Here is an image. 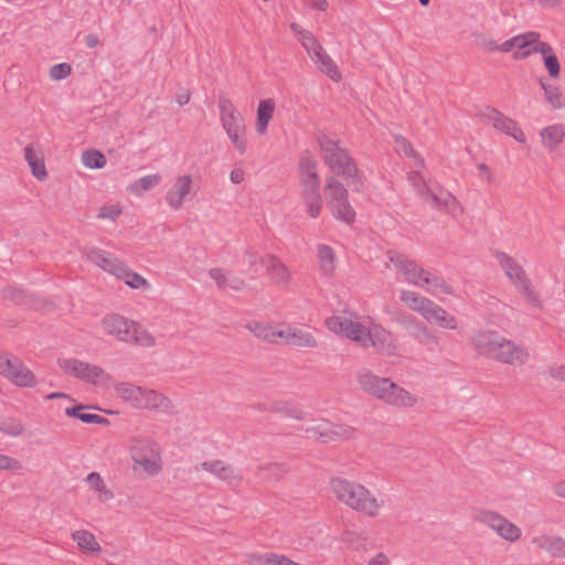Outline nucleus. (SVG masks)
<instances>
[{
  "label": "nucleus",
  "instance_id": "37",
  "mask_svg": "<svg viewBox=\"0 0 565 565\" xmlns=\"http://www.w3.org/2000/svg\"><path fill=\"white\" fill-rule=\"evenodd\" d=\"M334 252L330 246L324 244L318 245V258L323 275L332 276L334 271Z\"/></svg>",
  "mask_w": 565,
  "mask_h": 565
},
{
  "label": "nucleus",
  "instance_id": "14",
  "mask_svg": "<svg viewBox=\"0 0 565 565\" xmlns=\"http://www.w3.org/2000/svg\"><path fill=\"white\" fill-rule=\"evenodd\" d=\"M527 358L529 352L525 347L503 337L500 349L494 355V361L510 365H522L527 361Z\"/></svg>",
  "mask_w": 565,
  "mask_h": 565
},
{
  "label": "nucleus",
  "instance_id": "33",
  "mask_svg": "<svg viewBox=\"0 0 565 565\" xmlns=\"http://www.w3.org/2000/svg\"><path fill=\"white\" fill-rule=\"evenodd\" d=\"M148 457L140 456L137 451L135 455V463L141 466L145 471L153 476L160 471V465L158 463V452L156 445H147Z\"/></svg>",
  "mask_w": 565,
  "mask_h": 565
},
{
  "label": "nucleus",
  "instance_id": "22",
  "mask_svg": "<svg viewBox=\"0 0 565 565\" xmlns=\"http://www.w3.org/2000/svg\"><path fill=\"white\" fill-rule=\"evenodd\" d=\"M266 270L271 279L280 286H287L290 281V273L288 268L274 255L266 256Z\"/></svg>",
  "mask_w": 565,
  "mask_h": 565
},
{
  "label": "nucleus",
  "instance_id": "52",
  "mask_svg": "<svg viewBox=\"0 0 565 565\" xmlns=\"http://www.w3.org/2000/svg\"><path fill=\"white\" fill-rule=\"evenodd\" d=\"M244 263L247 264V271L256 274L259 270V267L266 266V257H260L257 252L254 249H246L243 254Z\"/></svg>",
  "mask_w": 565,
  "mask_h": 565
},
{
  "label": "nucleus",
  "instance_id": "13",
  "mask_svg": "<svg viewBox=\"0 0 565 565\" xmlns=\"http://www.w3.org/2000/svg\"><path fill=\"white\" fill-rule=\"evenodd\" d=\"M502 335L493 330H480L473 333L471 344L473 349L482 356L494 360V355L500 349Z\"/></svg>",
  "mask_w": 565,
  "mask_h": 565
},
{
  "label": "nucleus",
  "instance_id": "10",
  "mask_svg": "<svg viewBox=\"0 0 565 565\" xmlns=\"http://www.w3.org/2000/svg\"><path fill=\"white\" fill-rule=\"evenodd\" d=\"M390 262L394 265L396 270L401 273L408 284L418 285L423 284V275L425 269L420 267L415 260L408 259L404 254L390 250L387 253Z\"/></svg>",
  "mask_w": 565,
  "mask_h": 565
},
{
  "label": "nucleus",
  "instance_id": "62",
  "mask_svg": "<svg viewBox=\"0 0 565 565\" xmlns=\"http://www.w3.org/2000/svg\"><path fill=\"white\" fill-rule=\"evenodd\" d=\"M225 465L222 460L204 461L201 463V468L220 479Z\"/></svg>",
  "mask_w": 565,
  "mask_h": 565
},
{
  "label": "nucleus",
  "instance_id": "48",
  "mask_svg": "<svg viewBox=\"0 0 565 565\" xmlns=\"http://www.w3.org/2000/svg\"><path fill=\"white\" fill-rule=\"evenodd\" d=\"M416 333H415V339L420 343V344H425V345H428V344H433V345H437L439 343V337L436 334L435 331L430 330L427 326L423 324V323H417L416 324Z\"/></svg>",
  "mask_w": 565,
  "mask_h": 565
},
{
  "label": "nucleus",
  "instance_id": "51",
  "mask_svg": "<svg viewBox=\"0 0 565 565\" xmlns=\"http://www.w3.org/2000/svg\"><path fill=\"white\" fill-rule=\"evenodd\" d=\"M365 332L366 328L362 323L352 320V326L348 328V330L343 332L341 337H345L359 343L361 347H365Z\"/></svg>",
  "mask_w": 565,
  "mask_h": 565
},
{
  "label": "nucleus",
  "instance_id": "19",
  "mask_svg": "<svg viewBox=\"0 0 565 565\" xmlns=\"http://www.w3.org/2000/svg\"><path fill=\"white\" fill-rule=\"evenodd\" d=\"M191 188L192 178L190 175L179 177L166 194L167 203L174 210L181 209L183 200L191 192Z\"/></svg>",
  "mask_w": 565,
  "mask_h": 565
},
{
  "label": "nucleus",
  "instance_id": "46",
  "mask_svg": "<svg viewBox=\"0 0 565 565\" xmlns=\"http://www.w3.org/2000/svg\"><path fill=\"white\" fill-rule=\"evenodd\" d=\"M408 181L416 189L417 194L426 200L433 186L426 182L424 177L418 171H412L408 173Z\"/></svg>",
  "mask_w": 565,
  "mask_h": 565
},
{
  "label": "nucleus",
  "instance_id": "30",
  "mask_svg": "<svg viewBox=\"0 0 565 565\" xmlns=\"http://www.w3.org/2000/svg\"><path fill=\"white\" fill-rule=\"evenodd\" d=\"M275 110V102L270 98L263 99L258 104L256 130L259 135H264L267 130L268 124L273 118Z\"/></svg>",
  "mask_w": 565,
  "mask_h": 565
},
{
  "label": "nucleus",
  "instance_id": "23",
  "mask_svg": "<svg viewBox=\"0 0 565 565\" xmlns=\"http://www.w3.org/2000/svg\"><path fill=\"white\" fill-rule=\"evenodd\" d=\"M312 62L318 66V68L327 74L332 81L339 82L341 79V73L333 62V60L327 54V52L321 47L318 52H316L311 56Z\"/></svg>",
  "mask_w": 565,
  "mask_h": 565
},
{
  "label": "nucleus",
  "instance_id": "49",
  "mask_svg": "<svg viewBox=\"0 0 565 565\" xmlns=\"http://www.w3.org/2000/svg\"><path fill=\"white\" fill-rule=\"evenodd\" d=\"M351 326L352 319L342 316H332L326 320V327L339 335H342Z\"/></svg>",
  "mask_w": 565,
  "mask_h": 565
},
{
  "label": "nucleus",
  "instance_id": "31",
  "mask_svg": "<svg viewBox=\"0 0 565 565\" xmlns=\"http://www.w3.org/2000/svg\"><path fill=\"white\" fill-rule=\"evenodd\" d=\"M475 519L488 525L490 529H492L498 535L503 530V526L505 525V522L508 519H505L503 515L489 511V510H479L476 512Z\"/></svg>",
  "mask_w": 565,
  "mask_h": 565
},
{
  "label": "nucleus",
  "instance_id": "24",
  "mask_svg": "<svg viewBox=\"0 0 565 565\" xmlns=\"http://www.w3.org/2000/svg\"><path fill=\"white\" fill-rule=\"evenodd\" d=\"M401 300L413 311L418 312L423 318L428 311L433 300L415 291L402 290Z\"/></svg>",
  "mask_w": 565,
  "mask_h": 565
},
{
  "label": "nucleus",
  "instance_id": "29",
  "mask_svg": "<svg viewBox=\"0 0 565 565\" xmlns=\"http://www.w3.org/2000/svg\"><path fill=\"white\" fill-rule=\"evenodd\" d=\"M115 391L117 395L135 408H140L142 402V387L129 383H119Z\"/></svg>",
  "mask_w": 565,
  "mask_h": 565
},
{
  "label": "nucleus",
  "instance_id": "61",
  "mask_svg": "<svg viewBox=\"0 0 565 565\" xmlns=\"http://www.w3.org/2000/svg\"><path fill=\"white\" fill-rule=\"evenodd\" d=\"M276 553L254 554L250 557L252 565H276Z\"/></svg>",
  "mask_w": 565,
  "mask_h": 565
},
{
  "label": "nucleus",
  "instance_id": "43",
  "mask_svg": "<svg viewBox=\"0 0 565 565\" xmlns=\"http://www.w3.org/2000/svg\"><path fill=\"white\" fill-rule=\"evenodd\" d=\"M9 380L19 386H33L35 382L33 373L22 361Z\"/></svg>",
  "mask_w": 565,
  "mask_h": 565
},
{
  "label": "nucleus",
  "instance_id": "45",
  "mask_svg": "<svg viewBox=\"0 0 565 565\" xmlns=\"http://www.w3.org/2000/svg\"><path fill=\"white\" fill-rule=\"evenodd\" d=\"M83 164L89 169H102L106 164V157L98 150H86L82 154Z\"/></svg>",
  "mask_w": 565,
  "mask_h": 565
},
{
  "label": "nucleus",
  "instance_id": "4",
  "mask_svg": "<svg viewBox=\"0 0 565 565\" xmlns=\"http://www.w3.org/2000/svg\"><path fill=\"white\" fill-rule=\"evenodd\" d=\"M495 258L503 269L505 276L514 284L519 292L536 308H542L543 303L539 294L534 290L531 280L527 278L522 266L504 252H497Z\"/></svg>",
  "mask_w": 565,
  "mask_h": 565
},
{
  "label": "nucleus",
  "instance_id": "16",
  "mask_svg": "<svg viewBox=\"0 0 565 565\" xmlns=\"http://www.w3.org/2000/svg\"><path fill=\"white\" fill-rule=\"evenodd\" d=\"M102 326L105 332L109 335L116 337L119 341H129L130 328L134 327V321L125 317L110 313L106 315L102 320Z\"/></svg>",
  "mask_w": 565,
  "mask_h": 565
},
{
  "label": "nucleus",
  "instance_id": "25",
  "mask_svg": "<svg viewBox=\"0 0 565 565\" xmlns=\"http://www.w3.org/2000/svg\"><path fill=\"white\" fill-rule=\"evenodd\" d=\"M24 159L31 168L32 174L40 181H43L47 177L46 168L44 164V158L41 152H35L33 145H28L24 148Z\"/></svg>",
  "mask_w": 565,
  "mask_h": 565
},
{
  "label": "nucleus",
  "instance_id": "26",
  "mask_svg": "<svg viewBox=\"0 0 565 565\" xmlns=\"http://www.w3.org/2000/svg\"><path fill=\"white\" fill-rule=\"evenodd\" d=\"M537 38H540L537 32L522 33L504 41L498 46V51L510 52L513 49H518L516 51H524L526 47L531 46L533 42H536Z\"/></svg>",
  "mask_w": 565,
  "mask_h": 565
},
{
  "label": "nucleus",
  "instance_id": "3",
  "mask_svg": "<svg viewBox=\"0 0 565 565\" xmlns=\"http://www.w3.org/2000/svg\"><path fill=\"white\" fill-rule=\"evenodd\" d=\"M320 149L326 164L337 174L341 175L347 185L353 191H361L362 180L359 178V169L348 151L339 147L338 142L327 135L318 137Z\"/></svg>",
  "mask_w": 565,
  "mask_h": 565
},
{
  "label": "nucleus",
  "instance_id": "47",
  "mask_svg": "<svg viewBox=\"0 0 565 565\" xmlns=\"http://www.w3.org/2000/svg\"><path fill=\"white\" fill-rule=\"evenodd\" d=\"M21 360L9 353H0V374L7 379L12 376V373L20 365Z\"/></svg>",
  "mask_w": 565,
  "mask_h": 565
},
{
  "label": "nucleus",
  "instance_id": "60",
  "mask_svg": "<svg viewBox=\"0 0 565 565\" xmlns=\"http://www.w3.org/2000/svg\"><path fill=\"white\" fill-rule=\"evenodd\" d=\"M72 72V67L67 63L55 64L50 70V76L54 81L66 78Z\"/></svg>",
  "mask_w": 565,
  "mask_h": 565
},
{
  "label": "nucleus",
  "instance_id": "15",
  "mask_svg": "<svg viewBox=\"0 0 565 565\" xmlns=\"http://www.w3.org/2000/svg\"><path fill=\"white\" fill-rule=\"evenodd\" d=\"M278 341L298 348H317L318 342L312 333L290 326H280Z\"/></svg>",
  "mask_w": 565,
  "mask_h": 565
},
{
  "label": "nucleus",
  "instance_id": "53",
  "mask_svg": "<svg viewBox=\"0 0 565 565\" xmlns=\"http://www.w3.org/2000/svg\"><path fill=\"white\" fill-rule=\"evenodd\" d=\"M395 141L396 150L399 154L413 157L419 167L424 166V159L414 151L413 146L404 137L397 136Z\"/></svg>",
  "mask_w": 565,
  "mask_h": 565
},
{
  "label": "nucleus",
  "instance_id": "41",
  "mask_svg": "<svg viewBox=\"0 0 565 565\" xmlns=\"http://www.w3.org/2000/svg\"><path fill=\"white\" fill-rule=\"evenodd\" d=\"M117 278L125 280V282L134 289H149V281L136 271H132L128 266L124 265V273H119Z\"/></svg>",
  "mask_w": 565,
  "mask_h": 565
},
{
  "label": "nucleus",
  "instance_id": "18",
  "mask_svg": "<svg viewBox=\"0 0 565 565\" xmlns=\"http://www.w3.org/2000/svg\"><path fill=\"white\" fill-rule=\"evenodd\" d=\"M424 319L431 326H436L446 330H456L458 320L441 306L433 301Z\"/></svg>",
  "mask_w": 565,
  "mask_h": 565
},
{
  "label": "nucleus",
  "instance_id": "35",
  "mask_svg": "<svg viewBox=\"0 0 565 565\" xmlns=\"http://www.w3.org/2000/svg\"><path fill=\"white\" fill-rule=\"evenodd\" d=\"M90 490H94L98 493V499L100 502H106L114 498L113 492L107 489L103 478L98 472H90L85 479Z\"/></svg>",
  "mask_w": 565,
  "mask_h": 565
},
{
  "label": "nucleus",
  "instance_id": "40",
  "mask_svg": "<svg viewBox=\"0 0 565 565\" xmlns=\"http://www.w3.org/2000/svg\"><path fill=\"white\" fill-rule=\"evenodd\" d=\"M533 53H541L543 55V58H545V56L554 54L552 46L546 42H541L540 38H537V41L533 42V44L526 47V50L515 51L513 54V58L516 61L524 60Z\"/></svg>",
  "mask_w": 565,
  "mask_h": 565
},
{
  "label": "nucleus",
  "instance_id": "7",
  "mask_svg": "<svg viewBox=\"0 0 565 565\" xmlns=\"http://www.w3.org/2000/svg\"><path fill=\"white\" fill-rule=\"evenodd\" d=\"M57 364L64 373L94 385L108 380L107 373L100 366L77 359L61 358Z\"/></svg>",
  "mask_w": 565,
  "mask_h": 565
},
{
  "label": "nucleus",
  "instance_id": "55",
  "mask_svg": "<svg viewBox=\"0 0 565 565\" xmlns=\"http://www.w3.org/2000/svg\"><path fill=\"white\" fill-rule=\"evenodd\" d=\"M299 42L311 57L316 52L321 50V44L317 41L311 32H307L300 36Z\"/></svg>",
  "mask_w": 565,
  "mask_h": 565
},
{
  "label": "nucleus",
  "instance_id": "8",
  "mask_svg": "<svg viewBox=\"0 0 565 565\" xmlns=\"http://www.w3.org/2000/svg\"><path fill=\"white\" fill-rule=\"evenodd\" d=\"M305 431L308 434V437L320 440L321 443H330L351 438L355 429L351 426L333 424L327 419H318L306 427Z\"/></svg>",
  "mask_w": 565,
  "mask_h": 565
},
{
  "label": "nucleus",
  "instance_id": "44",
  "mask_svg": "<svg viewBox=\"0 0 565 565\" xmlns=\"http://www.w3.org/2000/svg\"><path fill=\"white\" fill-rule=\"evenodd\" d=\"M541 86L544 90L545 99L552 106V108L561 109L564 107L562 94L557 86L546 84L544 82H541Z\"/></svg>",
  "mask_w": 565,
  "mask_h": 565
},
{
  "label": "nucleus",
  "instance_id": "27",
  "mask_svg": "<svg viewBox=\"0 0 565 565\" xmlns=\"http://www.w3.org/2000/svg\"><path fill=\"white\" fill-rule=\"evenodd\" d=\"M209 275L216 282L218 288H230L239 291L245 287V281L242 278L230 276L221 268L210 269Z\"/></svg>",
  "mask_w": 565,
  "mask_h": 565
},
{
  "label": "nucleus",
  "instance_id": "63",
  "mask_svg": "<svg viewBox=\"0 0 565 565\" xmlns=\"http://www.w3.org/2000/svg\"><path fill=\"white\" fill-rule=\"evenodd\" d=\"M544 65L551 77L556 78L559 76L561 66L555 54L545 56Z\"/></svg>",
  "mask_w": 565,
  "mask_h": 565
},
{
  "label": "nucleus",
  "instance_id": "54",
  "mask_svg": "<svg viewBox=\"0 0 565 565\" xmlns=\"http://www.w3.org/2000/svg\"><path fill=\"white\" fill-rule=\"evenodd\" d=\"M300 180L307 179L311 174H318L317 161L309 154L303 153L299 163Z\"/></svg>",
  "mask_w": 565,
  "mask_h": 565
},
{
  "label": "nucleus",
  "instance_id": "57",
  "mask_svg": "<svg viewBox=\"0 0 565 565\" xmlns=\"http://www.w3.org/2000/svg\"><path fill=\"white\" fill-rule=\"evenodd\" d=\"M546 548L553 556L565 557V540L561 537L546 540Z\"/></svg>",
  "mask_w": 565,
  "mask_h": 565
},
{
  "label": "nucleus",
  "instance_id": "59",
  "mask_svg": "<svg viewBox=\"0 0 565 565\" xmlns=\"http://www.w3.org/2000/svg\"><path fill=\"white\" fill-rule=\"evenodd\" d=\"M500 536L507 541L515 542L521 536V530L515 524L507 520Z\"/></svg>",
  "mask_w": 565,
  "mask_h": 565
},
{
  "label": "nucleus",
  "instance_id": "36",
  "mask_svg": "<svg viewBox=\"0 0 565 565\" xmlns=\"http://www.w3.org/2000/svg\"><path fill=\"white\" fill-rule=\"evenodd\" d=\"M85 408H87V406L83 405V404H79L74 407H67L65 409V414L68 417H76L81 422L86 423V424H107L108 423V419L103 416H99L97 414L85 413L84 412Z\"/></svg>",
  "mask_w": 565,
  "mask_h": 565
},
{
  "label": "nucleus",
  "instance_id": "42",
  "mask_svg": "<svg viewBox=\"0 0 565 565\" xmlns=\"http://www.w3.org/2000/svg\"><path fill=\"white\" fill-rule=\"evenodd\" d=\"M0 431L11 437H19L24 431L22 422L14 417H4L0 419Z\"/></svg>",
  "mask_w": 565,
  "mask_h": 565
},
{
  "label": "nucleus",
  "instance_id": "17",
  "mask_svg": "<svg viewBox=\"0 0 565 565\" xmlns=\"http://www.w3.org/2000/svg\"><path fill=\"white\" fill-rule=\"evenodd\" d=\"M425 201L430 202L434 207L445 211L452 216H457L462 213V209L458 200L449 191L443 188H438L437 190L433 188Z\"/></svg>",
  "mask_w": 565,
  "mask_h": 565
},
{
  "label": "nucleus",
  "instance_id": "34",
  "mask_svg": "<svg viewBox=\"0 0 565 565\" xmlns=\"http://www.w3.org/2000/svg\"><path fill=\"white\" fill-rule=\"evenodd\" d=\"M129 337L130 339L126 341V343H134L145 348H150L156 344L153 335L136 321H134V327L130 328Z\"/></svg>",
  "mask_w": 565,
  "mask_h": 565
},
{
  "label": "nucleus",
  "instance_id": "5",
  "mask_svg": "<svg viewBox=\"0 0 565 565\" xmlns=\"http://www.w3.org/2000/svg\"><path fill=\"white\" fill-rule=\"evenodd\" d=\"M218 108L221 113L222 126L235 148L244 153L246 151L245 121L233 103L224 96L218 98Z\"/></svg>",
  "mask_w": 565,
  "mask_h": 565
},
{
  "label": "nucleus",
  "instance_id": "12",
  "mask_svg": "<svg viewBox=\"0 0 565 565\" xmlns=\"http://www.w3.org/2000/svg\"><path fill=\"white\" fill-rule=\"evenodd\" d=\"M82 254L87 260L116 277L119 273H124L125 263L104 249L85 247Z\"/></svg>",
  "mask_w": 565,
  "mask_h": 565
},
{
  "label": "nucleus",
  "instance_id": "1",
  "mask_svg": "<svg viewBox=\"0 0 565 565\" xmlns=\"http://www.w3.org/2000/svg\"><path fill=\"white\" fill-rule=\"evenodd\" d=\"M359 388L365 394L394 407H413L416 397L388 377L374 374L367 367H361L355 372Z\"/></svg>",
  "mask_w": 565,
  "mask_h": 565
},
{
  "label": "nucleus",
  "instance_id": "20",
  "mask_svg": "<svg viewBox=\"0 0 565 565\" xmlns=\"http://www.w3.org/2000/svg\"><path fill=\"white\" fill-rule=\"evenodd\" d=\"M140 408L169 414L172 412L173 404L170 398L157 391L142 388V402Z\"/></svg>",
  "mask_w": 565,
  "mask_h": 565
},
{
  "label": "nucleus",
  "instance_id": "9",
  "mask_svg": "<svg viewBox=\"0 0 565 565\" xmlns=\"http://www.w3.org/2000/svg\"><path fill=\"white\" fill-rule=\"evenodd\" d=\"M481 116L497 130L513 137L516 141L521 143H524L526 141L525 135L522 131V129L518 126L516 121L507 117L498 109L487 107L484 111H482Z\"/></svg>",
  "mask_w": 565,
  "mask_h": 565
},
{
  "label": "nucleus",
  "instance_id": "28",
  "mask_svg": "<svg viewBox=\"0 0 565 565\" xmlns=\"http://www.w3.org/2000/svg\"><path fill=\"white\" fill-rule=\"evenodd\" d=\"M246 328L258 339L267 341L269 343H279L278 334L280 326H271L268 323H262L257 321L249 322Z\"/></svg>",
  "mask_w": 565,
  "mask_h": 565
},
{
  "label": "nucleus",
  "instance_id": "11",
  "mask_svg": "<svg viewBox=\"0 0 565 565\" xmlns=\"http://www.w3.org/2000/svg\"><path fill=\"white\" fill-rule=\"evenodd\" d=\"M365 347H373L379 352L386 355H395L397 347L390 331L380 324H373L365 332Z\"/></svg>",
  "mask_w": 565,
  "mask_h": 565
},
{
  "label": "nucleus",
  "instance_id": "2",
  "mask_svg": "<svg viewBox=\"0 0 565 565\" xmlns=\"http://www.w3.org/2000/svg\"><path fill=\"white\" fill-rule=\"evenodd\" d=\"M330 490L339 502L367 516H377L384 501L377 499L363 484L342 477H333L329 482Z\"/></svg>",
  "mask_w": 565,
  "mask_h": 565
},
{
  "label": "nucleus",
  "instance_id": "56",
  "mask_svg": "<svg viewBox=\"0 0 565 565\" xmlns=\"http://www.w3.org/2000/svg\"><path fill=\"white\" fill-rule=\"evenodd\" d=\"M220 480L227 482L230 486H237L243 480V477L234 467L225 465Z\"/></svg>",
  "mask_w": 565,
  "mask_h": 565
},
{
  "label": "nucleus",
  "instance_id": "38",
  "mask_svg": "<svg viewBox=\"0 0 565 565\" xmlns=\"http://www.w3.org/2000/svg\"><path fill=\"white\" fill-rule=\"evenodd\" d=\"M73 541H75L81 550H87L89 552H100L102 547L96 541L95 536L85 530L75 531L72 534Z\"/></svg>",
  "mask_w": 565,
  "mask_h": 565
},
{
  "label": "nucleus",
  "instance_id": "58",
  "mask_svg": "<svg viewBox=\"0 0 565 565\" xmlns=\"http://www.w3.org/2000/svg\"><path fill=\"white\" fill-rule=\"evenodd\" d=\"M302 194H312L320 192V179L318 174H311L307 179H301Z\"/></svg>",
  "mask_w": 565,
  "mask_h": 565
},
{
  "label": "nucleus",
  "instance_id": "64",
  "mask_svg": "<svg viewBox=\"0 0 565 565\" xmlns=\"http://www.w3.org/2000/svg\"><path fill=\"white\" fill-rule=\"evenodd\" d=\"M3 297L6 299H10L12 301H15L18 303H25L26 302V295L23 290L21 289H18V288H13V287H8L6 289H3Z\"/></svg>",
  "mask_w": 565,
  "mask_h": 565
},
{
  "label": "nucleus",
  "instance_id": "50",
  "mask_svg": "<svg viewBox=\"0 0 565 565\" xmlns=\"http://www.w3.org/2000/svg\"><path fill=\"white\" fill-rule=\"evenodd\" d=\"M302 201L307 207L308 214L316 218L320 215L321 206H322V198L319 193H310V194H301Z\"/></svg>",
  "mask_w": 565,
  "mask_h": 565
},
{
  "label": "nucleus",
  "instance_id": "39",
  "mask_svg": "<svg viewBox=\"0 0 565 565\" xmlns=\"http://www.w3.org/2000/svg\"><path fill=\"white\" fill-rule=\"evenodd\" d=\"M161 181L159 174H148L136 180L129 185V191L135 195H142L146 191H149L157 186Z\"/></svg>",
  "mask_w": 565,
  "mask_h": 565
},
{
  "label": "nucleus",
  "instance_id": "6",
  "mask_svg": "<svg viewBox=\"0 0 565 565\" xmlns=\"http://www.w3.org/2000/svg\"><path fill=\"white\" fill-rule=\"evenodd\" d=\"M326 194L332 215L347 224L355 220V211L349 203L348 190L334 177H330L326 184Z\"/></svg>",
  "mask_w": 565,
  "mask_h": 565
},
{
  "label": "nucleus",
  "instance_id": "32",
  "mask_svg": "<svg viewBox=\"0 0 565 565\" xmlns=\"http://www.w3.org/2000/svg\"><path fill=\"white\" fill-rule=\"evenodd\" d=\"M543 145L553 150L565 138V128L563 125H552L544 128L541 132Z\"/></svg>",
  "mask_w": 565,
  "mask_h": 565
},
{
  "label": "nucleus",
  "instance_id": "21",
  "mask_svg": "<svg viewBox=\"0 0 565 565\" xmlns=\"http://www.w3.org/2000/svg\"><path fill=\"white\" fill-rule=\"evenodd\" d=\"M418 287L436 297L454 294L451 286L443 277L428 270H425V275H423V284L418 285Z\"/></svg>",
  "mask_w": 565,
  "mask_h": 565
}]
</instances>
